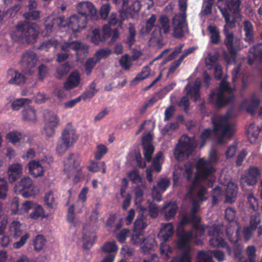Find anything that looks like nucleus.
<instances>
[{
  "label": "nucleus",
  "instance_id": "obj_40",
  "mask_svg": "<svg viewBox=\"0 0 262 262\" xmlns=\"http://www.w3.org/2000/svg\"><path fill=\"white\" fill-rule=\"evenodd\" d=\"M105 39L106 38L104 37L103 35V36H101L100 30L96 28L92 31L91 39V41L95 45L103 44Z\"/></svg>",
  "mask_w": 262,
  "mask_h": 262
},
{
  "label": "nucleus",
  "instance_id": "obj_20",
  "mask_svg": "<svg viewBox=\"0 0 262 262\" xmlns=\"http://www.w3.org/2000/svg\"><path fill=\"white\" fill-rule=\"evenodd\" d=\"M86 24V17L81 14H76L70 17L69 26L74 32H78L84 29Z\"/></svg>",
  "mask_w": 262,
  "mask_h": 262
},
{
  "label": "nucleus",
  "instance_id": "obj_44",
  "mask_svg": "<svg viewBox=\"0 0 262 262\" xmlns=\"http://www.w3.org/2000/svg\"><path fill=\"white\" fill-rule=\"evenodd\" d=\"M58 43V41L57 39L52 38L42 42L39 46L38 49L47 52L53 47L56 48Z\"/></svg>",
  "mask_w": 262,
  "mask_h": 262
},
{
  "label": "nucleus",
  "instance_id": "obj_16",
  "mask_svg": "<svg viewBox=\"0 0 262 262\" xmlns=\"http://www.w3.org/2000/svg\"><path fill=\"white\" fill-rule=\"evenodd\" d=\"M89 48L88 45L79 40L63 41L60 45V49L62 51L69 53L71 50H73L77 54L80 52L84 54H88Z\"/></svg>",
  "mask_w": 262,
  "mask_h": 262
},
{
  "label": "nucleus",
  "instance_id": "obj_48",
  "mask_svg": "<svg viewBox=\"0 0 262 262\" xmlns=\"http://www.w3.org/2000/svg\"><path fill=\"white\" fill-rule=\"evenodd\" d=\"M129 34L127 37L126 43L129 47H131L136 40L135 36L136 35V31L134 26L132 24L129 23Z\"/></svg>",
  "mask_w": 262,
  "mask_h": 262
},
{
  "label": "nucleus",
  "instance_id": "obj_46",
  "mask_svg": "<svg viewBox=\"0 0 262 262\" xmlns=\"http://www.w3.org/2000/svg\"><path fill=\"white\" fill-rule=\"evenodd\" d=\"M196 262H214L211 257V253L208 251H201L198 252Z\"/></svg>",
  "mask_w": 262,
  "mask_h": 262
},
{
  "label": "nucleus",
  "instance_id": "obj_52",
  "mask_svg": "<svg viewBox=\"0 0 262 262\" xmlns=\"http://www.w3.org/2000/svg\"><path fill=\"white\" fill-rule=\"evenodd\" d=\"M70 147L69 144L60 138L57 142L56 152L59 156H61Z\"/></svg>",
  "mask_w": 262,
  "mask_h": 262
},
{
  "label": "nucleus",
  "instance_id": "obj_55",
  "mask_svg": "<svg viewBox=\"0 0 262 262\" xmlns=\"http://www.w3.org/2000/svg\"><path fill=\"white\" fill-rule=\"evenodd\" d=\"M96 236L95 234H91L90 236L85 234L83 237V247L85 249H90L95 241Z\"/></svg>",
  "mask_w": 262,
  "mask_h": 262
},
{
  "label": "nucleus",
  "instance_id": "obj_8",
  "mask_svg": "<svg viewBox=\"0 0 262 262\" xmlns=\"http://www.w3.org/2000/svg\"><path fill=\"white\" fill-rule=\"evenodd\" d=\"M223 226L219 225L212 227L206 226L205 227V231L207 229L209 235L212 236L209 240L211 246L214 247H225L228 254L231 255L232 254L231 249L223 238Z\"/></svg>",
  "mask_w": 262,
  "mask_h": 262
},
{
  "label": "nucleus",
  "instance_id": "obj_50",
  "mask_svg": "<svg viewBox=\"0 0 262 262\" xmlns=\"http://www.w3.org/2000/svg\"><path fill=\"white\" fill-rule=\"evenodd\" d=\"M45 202L47 207L49 209H53L56 207L55 198L52 191L46 193L45 196Z\"/></svg>",
  "mask_w": 262,
  "mask_h": 262
},
{
  "label": "nucleus",
  "instance_id": "obj_62",
  "mask_svg": "<svg viewBox=\"0 0 262 262\" xmlns=\"http://www.w3.org/2000/svg\"><path fill=\"white\" fill-rule=\"evenodd\" d=\"M70 67L68 63H65L57 69V76L60 79L63 76L67 75L70 71Z\"/></svg>",
  "mask_w": 262,
  "mask_h": 262
},
{
  "label": "nucleus",
  "instance_id": "obj_13",
  "mask_svg": "<svg viewBox=\"0 0 262 262\" xmlns=\"http://www.w3.org/2000/svg\"><path fill=\"white\" fill-rule=\"evenodd\" d=\"M43 116L45 121V134L48 137H52L59 124V119L55 113L48 110L44 111Z\"/></svg>",
  "mask_w": 262,
  "mask_h": 262
},
{
  "label": "nucleus",
  "instance_id": "obj_54",
  "mask_svg": "<svg viewBox=\"0 0 262 262\" xmlns=\"http://www.w3.org/2000/svg\"><path fill=\"white\" fill-rule=\"evenodd\" d=\"M223 193L221 188L216 187L214 188L212 192V204L215 205L217 204L222 199Z\"/></svg>",
  "mask_w": 262,
  "mask_h": 262
},
{
  "label": "nucleus",
  "instance_id": "obj_31",
  "mask_svg": "<svg viewBox=\"0 0 262 262\" xmlns=\"http://www.w3.org/2000/svg\"><path fill=\"white\" fill-rule=\"evenodd\" d=\"M122 8L129 12H138L140 10V3L138 0H122Z\"/></svg>",
  "mask_w": 262,
  "mask_h": 262
},
{
  "label": "nucleus",
  "instance_id": "obj_27",
  "mask_svg": "<svg viewBox=\"0 0 262 262\" xmlns=\"http://www.w3.org/2000/svg\"><path fill=\"white\" fill-rule=\"evenodd\" d=\"M75 130L71 127H66L62 133L60 139L72 146L77 139Z\"/></svg>",
  "mask_w": 262,
  "mask_h": 262
},
{
  "label": "nucleus",
  "instance_id": "obj_26",
  "mask_svg": "<svg viewBox=\"0 0 262 262\" xmlns=\"http://www.w3.org/2000/svg\"><path fill=\"white\" fill-rule=\"evenodd\" d=\"M178 210L175 203L169 202L166 203L161 209V213L164 215L166 220L169 221L173 218Z\"/></svg>",
  "mask_w": 262,
  "mask_h": 262
},
{
  "label": "nucleus",
  "instance_id": "obj_60",
  "mask_svg": "<svg viewBox=\"0 0 262 262\" xmlns=\"http://www.w3.org/2000/svg\"><path fill=\"white\" fill-rule=\"evenodd\" d=\"M119 64L120 66L125 70H129L132 64L129 59V56L127 54L122 56L119 60Z\"/></svg>",
  "mask_w": 262,
  "mask_h": 262
},
{
  "label": "nucleus",
  "instance_id": "obj_51",
  "mask_svg": "<svg viewBox=\"0 0 262 262\" xmlns=\"http://www.w3.org/2000/svg\"><path fill=\"white\" fill-rule=\"evenodd\" d=\"M22 134L17 131L13 130L7 134L6 138L13 144L18 142L22 138Z\"/></svg>",
  "mask_w": 262,
  "mask_h": 262
},
{
  "label": "nucleus",
  "instance_id": "obj_17",
  "mask_svg": "<svg viewBox=\"0 0 262 262\" xmlns=\"http://www.w3.org/2000/svg\"><path fill=\"white\" fill-rule=\"evenodd\" d=\"M159 22L161 26V28L159 26L156 25L155 26V30L152 33V37L150 39V40L156 42H159L161 40V29H163L164 33L167 34L169 32L170 29L169 20L165 15H161L159 18Z\"/></svg>",
  "mask_w": 262,
  "mask_h": 262
},
{
  "label": "nucleus",
  "instance_id": "obj_4",
  "mask_svg": "<svg viewBox=\"0 0 262 262\" xmlns=\"http://www.w3.org/2000/svg\"><path fill=\"white\" fill-rule=\"evenodd\" d=\"M215 139L219 144H222L226 140H230L235 130L234 121L229 114L217 116L212 119Z\"/></svg>",
  "mask_w": 262,
  "mask_h": 262
},
{
  "label": "nucleus",
  "instance_id": "obj_11",
  "mask_svg": "<svg viewBox=\"0 0 262 262\" xmlns=\"http://www.w3.org/2000/svg\"><path fill=\"white\" fill-rule=\"evenodd\" d=\"M38 61L37 55L33 51L27 50L21 54L19 63L24 71L31 73L32 69L36 66Z\"/></svg>",
  "mask_w": 262,
  "mask_h": 262
},
{
  "label": "nucleus",
  "instance_id": "obj_2",
  "mask_svg": "<svg viewBox=\"0 0 262 262\" xmlns=\"http://www.w3.org/2000/svg\"><path fill=\"white\" fill-rule=\"evenodd\" d=\"M218 159L219 155L216 150L212 148L209 152L208 159L201 158L198 160L196 163L198 174L195 175L193 180V186L191 191L196 187L199 188V191L198 195L201 200L205 199L202 197V195L206 192V188L202 185V184L206 183L208 187H212L215 180L213 174L215 170L213 164L216 163ZM191 193L192 191H190L187 194V196H191Z\"/></svg>",
  "mask_w": 262,
  "mask_h": 262
},
{
  "label": "nucleus",
  "instance_id": "obj_33",
  "mask_svg": "<svg viewBox=\"0 0 262 262\" xmlns=\"http://www.w3.org/2000/svg\"><path fill=\"white\" fill-rule=\"evenodd\" d=\"M23 119L24 121L35 123L36 120V111L34 108L29 106L22 111Z\"/></svg>",
  "mask_w": 262,
  "mask_h": 262
},
{
  "label": "nucleus",
  "instance_id": "obj_49",
  "mask_svg": "<svg viewBox=\"0 0 262 262\" xmlns=\"http://www.w3.org/2000/svg\"><path fill=\"white\" fill-rule=\"evenodd\" d=\"M219 56L217 54H215L214 55H212L210 53H209L207 56L205 58V64L207 67H208V69H211L212 68L215 67L216 65L219 64L217 62Z\"/></svg>",
  "mask_w": 262,
  "mask_h": 262
},
{
  "label": "nucleus",
  "instance_id": "obj_45",
  "mask_svg": "<svg viewBox=\"0 0 262 262\" xmlns=\"http://www.w3.org/2000/svg\"><path fill=\"white\" fill-rule=\"evenodd\" d=\"M150 73V69L148 66L144 67L141 72L138 74L137 76L132 81V84H136L138 82L141 81L149 75Z\"/></svg>",
  "mask_w": 262,
  "mask_h": 262
},
{
  "label": "nucleus",
  "instance_id": "obj_19",
  "mask_svg": "<svg viewBox=\"0 0 262 262\" xmlns=\"http://www.w3.org/2000/svg\"><path fill=\"white\" fill-rule=\"evenodd\" d=\"M152 136L150 133L143 136L142 139L143 153L146 161L150 162L151 159L155 148L152 144Z\"/></svg>",
  "mask_w": 262,
  "mask_h": 262
},
{
  "label": "nucleus",
  "instance_id": "obj_36",
  "mask_svg": "<svg viewBox=\"0 0 262 262\" xmlns=\"http://www.w3.org/2000/svg\"><path fill=\"white\" fill-rule=\"evenodd\" d=\"M244 31L245 32V40L251 43L253 41V27L250 21L246 20L244 22Z\"/></svg>",
  "mask_w": 262,
  "mask_h": 262
},
{
  "label": "nucleus",
  "instance_id": "obj_3",
  "mask_svg": "<svg viewBox=\"0 0 262 262\" xmlns=\"http://www.w3.org/2000/svg\"><path fill=\"white\" fill-rule=\"evenodd\" d=\"M241 0H229L218 7L226 22L223 29L225 36L224 42L229 52L233 56L236 50L233 45L234 35L231 29L235 27V24L234 20H231L230 13H232L234 17L239 18L241 16Z\"/></svg>",
  "mask_w": 262,
  "mask_h": 262
},
{
  "label": "nucleus",
  "instance_id": "obj_30",
  "mask_svg": "<svg viewBox=\"0 0 262 262\" xmlns=\"http://www.w3.org/2000/svg\"><path fill=\"white\" fill-rule=\"evenodd\" d=\"M80 82V76L78 72H72L64 83V88L69 90L77 86Z\"/></svg>",
  "mask_w": 262,
  "mask_h": 262
},
{
  "label": "nucleus",
  "instance_id": "obj_22",
  "mask_svg": "<svg viewBox=\"0 0 262 262\" xmlns=\"http://www.w3.org/2000/svg\"><path fill=\"white\" fill-rule=\"evenodd\" d=\"M8 78L9 84L18 86L24 84L27 80L24 74L14 69H9L8 71Z\"/></svg>",
  "mask_w": 262,
  "mask_h": 262
},
{
  "label": "nucleus",
  "instance_id": "obj_34",
  "mask_svg": "<svg viewBox=\"0 0 262 262\" xmlns=\"http://www.w3.org/2000/svg\"><path fill=\"white\" fill-rule=\"evenodd\" d=\"M147 187L145 184L137 185L134 188V193L135 195V203L136 204L141 203L143 201V197L144 191Z\"/></svg>",
  "mask_w": 262,
  "mask_h": 262
},
{
  "label": "nucleus",
  "instance_id": "obj_53",
  "mask_svg": "<svg viewBox=\"0 0 262 262\" xmlns=\"http://www.w3.org/2000/svg\"><path fill=\"white\" fill-rule=\"evenodd\" d=\"M111 53V50L108 48L102 49L96 52L94 58L98 62H99L101 59L107 58Z\"/></svg>",
  "mask_w": 262,
  "mask_h": 262
},
{
  "label": "nucleus",
  "instance_id": "obj_21",
  "mask_svg": "<svg viewBox=\"0 0 262 262\" xmlns=\"http://www.w3.org/2000/svg\"><path fill=\"white\" fill-rule=\"evenodd\" d=\"M77 9L79 14L84 15L88 18L90 16L95 19L97 10L92 3L88 1L80 2L77 4Z\"/></svg>",
  "mask_w": 262,
  "mask_h": 262
},
{
  "label": "nucleus",
  "instance_id": "obj_28",
  "mask_svg": "<svg viewBox=\"0 0 262 262\" xmlns=\"http://www.w3.org/2000/svg\"><path fill=\"white\" fill-rule=\"evenodd\" d=\"M29 171L34 177H41L44 172V168L40 161L32 160L28 164Z\"/></svg>",
  "mask_w": 262,
  "mask_h": 262
},
{
  "label": "nucleus",
  "instance_id": "obj_39",
  "mask_svg": "<svg viewBox=\"0 0 262 262\" xmlns=\"http://www.w3.org/2000/svg\"><path fill=\"white\" fill-rule=\"evenodd\" d=\"M99 89L96 88V84L93 82L90 84L88 89L82 95H80L83 100L92 98L98 91Z\"/></svg>",
  "mask_w": 262,
  "mask_h": 262
},
{
  "label": "nucleus",
  "instance_id": "obj_1",
  "mask_svg": "<svg viewBox=\"0 0 262 262\" xmlns=\"http://www.w3.org/2000/svg\"><path fill=\"white\" fill-rule=\"evenodd\" d=\"M192 186L193 182L189 191L185 195L186 199L192 200V207L190 213L183 217L177 227V234L179 237L178 247L179 249L183 250L184 252L180 257H176L171 262H191V243L193 242L196 245H202L203 243L201 237L204 234L205 229L204 226L199 224L200 218L196 214L199 205L193 199V197L195 195L199 201H205L207 199V197L205 196L207 191L206 190L205 193L202 195V197L205 198L204 200H201L198 196L199 188L196 187L192 190L191 196H187V194L191 191Z\"/></svg>",
  "mask_w": 262,
  "mask_h": 262
},
{
  "label": "nucleus",
  "instance_id": "obj_32",
  "mask_svg": "<svg viewBox=\"0 0 262 262\" xmlns=\"http://www.w3.org/2000/svg\"><path fill=\"white\" fill-rule=\"evenodd\" d=\"M237 192V187L233 182H229L227 185L226 198L228 202L232 203L234 201Z\"/></svg>",
  "mask_w": 262,
  "mask_h": 262
},
{
  "label": "nucleus",
  "instance_id": "obj_18",
  "mask_svg": "<svg viewBox=\"0 0 262 262\" xmlns=\"http://www.w3.org/2000/svg\"><path fill=\"white\" fill-rule=\"evenodd\" d=\"M170 180L168 179H161L156 185L152 187L151 195L154 200L160 202L162 200V193H163L169 186Z\"/></svg>",
  "mask_w": 262,
  "mask_h": 262
},
{
  "label": "nucleus",
  "instance_id": "obj_14",
  "mask_svg": "<svg viewBox=\"0 0 262 262\" xmlns=\"http://www.w3.org/2000/svg\"><path fill=\"white\" fill-rule=\"evenodd\" d=\"M225 219L229 222H230L232 225H230L228 226H227L225 228L226 233L227 236L228 237L229 239L232 242L235 243L237 241L238 238L232 237V236L235 230V226H237L236 222H235V211L232 208H228L225 210ZM239 231L238 229H236V235L237 234V232Z\"/></svg>",
  "mask_w": 262,
  "mask_h": 262
},
{
  "label": "nucleus",
  "instance_id": "obj_29",
  "mask_svg": "<svg viewBox=\"0 0 262 262\" xmlns=\"http://www.w3.org/2000/svg\"><path fill=\"white\" fill-rule=\"evenodd\" d=\"M62 18L61 17H49L45 23L46 33L45 36H49L53 31V28L57 26H60Z\"/></svg>",
  "mask_w": 262,
  "mask_h": 262
},
{
  "label": "nucleus",
  "instance_id": "obj_25",
  "mask_svg": "<svg viewBox=\"0 0 262 262\" xmlns=\"http://www.w3.org/2000/svg\"><path fill=\"white\" fill-rule=\"evenodd\" d=\"M23 165L16 163L11 164L8 170V179L10 183H13L18 179L23 173Z\"/></svg>",
  "mask_w": 262,
  "mask_h": 262
},
{
  "label": "nucleus",
  "instance_id": "obj_37",
  "mask_svg": "<svg viewBox=\"0 0 262 262\" xmlns=\"http://www.w3.org/2000/svg\"><path fill=\"white\" fill-rule=\"evenodd\" d=\"M23 225L17 221H13L10 225V233L15 238L19 237L23 233Z\"/></svg>",
  "mask_w": 262,
  "mask_h": 262
},
{
  "label": "nucleus",
  "instance_id": "obj_7",
  "mask_svg": "<svg viewBox=\"0 0 262 262\" xmlns=\"http://www.w3.org/2000/svg\"><path fill=\"white\" fill-rule=\"evenodd\" d=\"M196 146V143L187 136H183L176 146L174 155L178 161H183L192 152Z\"/></svg>",
  "mask_w": 262,
  "mask_h": 262
},
{
  "label": "nucleus",
  "instance_id": "obj_15",
  "mask_svg": "<svg viewBox=\"0 0 262 262\" xmlns=\"http://www.w3.org/2000/svg\"><path fill=\"white\" fill-rule=\"evenodd\" d=\"M79 159L78 155L71 154L64 160V170L67 172L68 177L76 175L80 168L79 167Z\"/></svg>",
  "mask_w": 262,
  "mask_h": 262
},
{
  "label": "nucleus",
  "instance_id": "obj_63",
  "mask_svg": "<svg viewBox=\"0 0 262 262\" xmlns=\"http://www.w3.org/2000/svg\"><path fill=\"white\" fill-rule=\"evenodd\" d=\"M98 62L94 57L90 58L87 59L85 64V69L87 75L90 74L92 69Z\"/></svg>",
  "mask_w": 262,
  "mask_h": 262
},
{
  "label": "nucleus",
  "instance_id": "obj_9",
  "mask_svg": "<svg viewBox=\"0 0 262 262\" xmlns=\"http://www.w3.org/2000/svg\"><path fill=\"white\" fill-rule=\"evenodd\" d=\"M201 84V80L198 78L193 83H188L185 88L186 91V96L183 97L180 102L179 106L183 107L185 111L187 112L188 111L189 102L188 96H189L194 101H196L200 97V90Z\"/></svg>",
  "mask_w": 262,
  "mask_h": 262
},
{
  "label": "nucleus",
  "instance_id": "obj_56",
  "mask_svg": "<svg viewBox=\"0 0 262 262\" xmlns=\"http://www.w3.org/2000/svg\"><path fill=\"white\" fill-rule=\"evenodd\" d=\"M102 249L104 252L115 255L118 251V248L114 242H109L104 244Z\"/></svg>",
  "mask_w": 262,
  "mask_h": 262
},
{
  "label": "nucleus",
  "instance_id": "obj_57",
  "mask_svg": "<svg viewBox=\"0 0 262 262\" xmlns=\"http://www.w3.org/2000/svg\"><path fill=\"white\" fill-rule=\"evenodd\" d=\"M157 19L156 15L152 14L146 20V26L143 29V32L145 33H149L152 29L155 27V24Z\"/></svg>",
  "mask_w": 262,
  "mask_h": 262
},
{
  "label": "nucleus",
  "instance_id": "obj_10",
  "mask_svg": "<svg viewBox=\"0 0 262 262\" xmlns=\"http://www.w3.org/2000/svg\"><path fill=\"white\" fill-rule=\"evenodd\" d=\"M173 233V227L172 224L167 223L163 225L159 234V237L163 241L160 244V253L165 259L169 258L168 253L171 252V248L166 244V242L172 235Z\"/></svg>",
  "mask_w": 262,
  "mask_h": 262
},
{
  "label": "nucleus",
  "instance_id": "obj_64",
  "mask_svg": "<svg viewBox=\"0 0 262 262\" xmlns=\"http://www.w3.org/2000/svg\"><path fill=\"white\" fill-rule=\"evenodd\" d=\"M247 133L249 136L253 137L254 138H257L259 130L258 126H256L255 124L251 123L247 129Z\"/></svg>",
  "mask_w": 262,
  "mask_h": 262
},
{
  "label": "nucleus",
  "instance_id": "obj_23",
  "mask_svg": "<svg viewBox=\"0 0 262 262\" xmlns=\"http://www.w3.org/2000/svg\"><path fill=\"white\" fill-rule=\"evenodd\" d=\"M19 186L24 190L21 194L24 198L34 196L36 193L35 191L32 189L33 187L32 180L29 177L22 178L19 182Z\"/></svg>",
  "mask_w": 262,
  "mask_h": 262
},
{
  "label": "nucleus",
  "instance_id": "obj_61",
  "mask_svg": "<svg viewBox=\"0 0 262 262\" xmlns=\"http://www.w3.org/2000/svg\"><path fill=\"white\" fill-rule=\"evenodd\" d=\"M23 15L27 20H36L39 18L40 12L36 10H28Z\"/></svg>",
  "mask_w": 262,
  "mask_h": 262
},
{
  "label": "nucleus",
  "instance_id": "obj_5",
  "mask_svg": "<svg viewBox=\"0 0 262 262\" xmlns=\"http://www.w3.org/2000/svg\"><path fill=\"white\" fill-rule=\"evenodd\" d=\"M234 89L229 86L228 82L223 80L218 89L211 91L209 95V101L218 107L232 102L234 98L232 94Z\"/></svg>",
  "mask_w": 262,
  "mask_h": 262
},
{
  "label": "nucleus",
  "instance_id": "obj_47",
  "mask_svg": "<svg viewBox=\"0 0 262 262\" xmlns=\"http://www.w3.org/2000/svg\"><path fill=\"white\" fill-rule=\"evenodd\" d=\"M46 239L42 235H38L33 240L34 248L35 251H39L45 246Z\"/></svg>",
  "mask_w": 262,
  "mask_h": 262
},
{
  "label": "nucleus",
  "instance_id": "obj_59",
  "mask_svg": "<svg viewBox=\"0 0 262 262\" xmlns=\"http://www.w3.org/2000/svg\"><path fill=\"white\" fill-rule=\"evenodd\" d=\"M256 249L253 245L248 246L246 249V253L249 262H255Z\"/></svg>",
  "mask_w": 262,
  "mask_h": 262
},
{
  "label": "nucleus",
  "instance_id": "obj_58",
  "mask_svg": "<svg viewBox=\"0 0 262 262\" xmlns=\"http://www.w3.org/2000/svg\"><path fill=\"white\" fill-rule=\"evenodd\" d=\"M31 101L27 98H20L14 100L11 104L12 107L14 110H19L25 104H28Z\"/></svg>",
  "mask_w": 262,
  "mask_h": 262
},
{
  "label": "nucleus",
  "instance_id": "obj_42",
  "mask_svg": "<svg viewBox=\"0 0 262 262\" xmlns=\"http://www.w3.org/2000/svg\"><path fill=\"white\" fill-rule=\"evenodd\" d=\"M88 189L86 187L83 188L80 191L78 198V203L80 205V208L77 209V213H80L82 212L83 208L85 206L84 202L86 200V194Z\"/></svg>",
  "mask_w": 262,
  "mask_h": 262
},
{
  "label": "nucleus",
  "instance_id": "obj_6",
  "mask_svg": "<svg viewBox=\"0 0 262 262\" xmlns=\"http://www.w3.org/2000/svg\"><path fill=\"white\" fill-rule=\"evenodd\" d=\"M16 28L15 35L18 39H24L28 43L36 41L39 31L35 24L28 21H20Z\"/></svg>",
  "mask_w": 262,
  "mask_h": 262
},
{
  "label": "nucleus",
  "instance_id": "obj_41",
  "mask_svg": "<svg viewBox=\"0 0 262 262\" xmlns=\"http://www.w3.org/2000/svg\"><path fill=\"white\" fill-rule=\"evenodd\" d=\"M89 171L93 172H97L101 171L104 173L106 172L105 163L103 161L92 163L91 165L88 167Z\"/></svg>",
  "mask_w": 262,
  "mask_h": 262
},
{
  "label": "nucleus",
  "instance_id": "obj_12",
  "mask_svg": "<svg viewBox=\"0 0 262 262\" xmlns=\"http://www.w3.org/2000/svg\"><path fill=\"white\" fill-rule=\"evenodd\" d=\"M172 35L177 38H182L186 31L188 30L186 22V14L175 15L172 19Z\"/></svg>",
  "mask_w": 262,
  "mask_h": 262
},
{
  "label": "nucleus",
  "instance_id": "obj_24",
  "mask_svg": "<svg viewBox=\"0 0 262 262\" xmlns=\"http://www.w3.org/2000/svg\"><path fill=\"white\" fill-rule=\"evenodd\" d=\"M261 171L256 167H250L248 173L244 177H242V183L245 182L249 185H255L261 176Z\"/></svg>",
  "mask_w": 262,
  "mask_h": 262
},
{
  "label": "nucleus",
  "instance_id": "obj_38",
  "mask_svg": "<svg viewBox=\"0 0 262 262\" xmlns=\"http://www.w3.org/2000/svg\"><path fill=\"white\" fill-rule=\"evenodd\" d=\"M147 222L146 216L143 213H140L137 217L134 224V229L140 230L145 229L147 226Z\"/></svg>",
  "mask_w": 262,
  "mask_h": 262
},
{
  "label": "nucleus",
  "instance_id": "obj_35",
  "mask_svg": "<svg viewBox=\"0 0 262 262\" xmlns=\"http://www.w3.org/2000/svg\"><path fill=\"white\" fill-rule=\"evenodd\" d=\"M207 30L210 34V41L214 45L218 44L221 40L219 29L214 26H209Z\"/></svg>",
  "mask_w": 262,
  "mask_h": 262
},
{
  "label": "nucleus",
  "instance_id": "obj_43",
  "mask_svg": "<svg viewBox=\"0 0 262 262\" xmlns=\"http://www.w3.org/2000/svg\"><path fill=\"white\" fill-rule=\"evenodd\" d=\"M32 219L36 220L39 217H45V211L41 205H35L33 207V211L30 214Z\"/></svg>",
  "mask_w": 262,
  "mask_h": 262
}]
</instances>
